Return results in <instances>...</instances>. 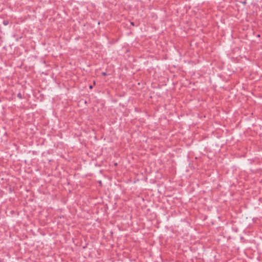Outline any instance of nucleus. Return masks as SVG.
<instances>
[{"label":"nucleus","mask_w":262,"mask_h":262,"mask_svg":"<svg viewBox=\"0 0 262 262\" xmlns=\"http://www.w3.org/2000/svg\"><path fill=\"white\" fill-rule=\"evenodd\" d=\"M3 23L5 25H7L8 24V21L7 20H4Z\"/></svg>","instance_id":"f257e3e1"},{"label":"nucleus","mask_w":262,"mask_h":262,"mask_svg":"<svg viewBox=\"0 0 262 262\" xmlns=\"http://www.w3.org/2000/svg\"><path fill=\"white\" fill-rule=\"evenodd\" d=\"M131 24H132V25L134 26V24L133 22H131Z\"/></svg>","instance_id":"20e7f679"},{"label":"nucleus","mask_w":262,"mask_h":262,"mask_svg":"<svg viewBox=\"0 0 262 262\" xmlns=\"http://www.w3.org/2000/svg\"><path fill=\"white\" fill-rule=\"evenodd\" d=\"M89 88H90V89H92V88H93V86H92V85H90V86H89Z\"/></svg>","instance_id":"7ed1b4c3"},{"label":"nucleus","mask_w":262,"mask_h":262,"mask_svg":"<svg viewBox=\"0 0 262 262\" xmlns=\"http://www.w3.org/2000/svg\"><path fill=\"white\" fill-rule=\"evenodd\" d=\"M102 75H103V76H105V75H106V73L105 72H103V73H102Z\"/></svg>","instance_id":"f03ea898"}]
</instances>
